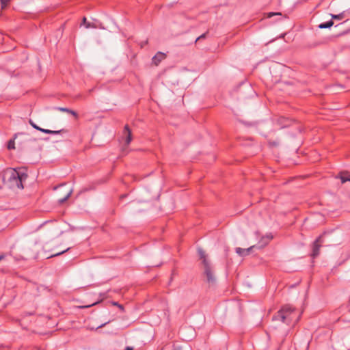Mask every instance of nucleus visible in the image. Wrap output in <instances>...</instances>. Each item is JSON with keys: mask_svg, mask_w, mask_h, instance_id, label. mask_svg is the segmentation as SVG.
Here are the masks:
<instances>
[{"mask_svg": "<svg viewBox=\"0 0 350 350\" xmlns=\"http://www.w3.org/2000/svg\"><path fill=\"white\" fill-rule=\"evenodd\" d=\"M124 144L122 145L123 150H125L128 147V146L132 141L131 131L130 130V129L129 128V126L127 125H126L124 126Z\"/></svg>", "mask_w": 350, "mask_h": 350, "instance_id": "obj_5", "label": "nucleus"}, {"mask_svg": "<svg viewBox=\"0 0 350 350\" xmlns=\"http://www.w3.org/2000/svg\"><path fill=\"white\" fill-rule=\"evenodd\" d=\"M206 36V33H203L200 36H199L198 37L194 39V44H196V42L198 41V40H200L202 38H204Z\"/></svg>", "mask_w": 350, "mask_h": 350, "instance_id": "obj_19", "label": "nucleus"}, {"mask_svg": "<svg viewBox=\"0 0 350 350\" xmlns=\"http://www.w3.org/2000/svg\"><path fill=\"white\" fill-rule=\"evenodd\" d=\"M118 307H119V308L123 309V307L121 305H118Z\"/></svg>", "mask_w": 350, "mask_h": 350, "instance_id": "obj_22", "label": "nucleus"}, {"mask_svg": "<svg viewBox=\"0 0 350 350\" xmlns=\"http://www.w3.org/2000/svg\"><path fill=\"white\" fill-rule=\"evenodd\" d=\"M198 254L200 255V259L202 260V265H203V269H204V273L206 276V282L210 284L213 285L215 283L216 278L213 273L210 262H208L206 254L204 251H203L202 249H198Z\"/></svg>", "mask_w": 350, "mask_h": 350, "instance_id": "obj_3", "label": "nucleus"}, {"mask_svg": "<svg viewBox=\"0 0 350 350\" xmlns=\"http://www.w3.org/2000/svg\"><path fill=\"white\" fill-rule=\"evenodd\" d=\"M299 317V315H296L293 308L290 306H285L273 317V321L274 326L277 327L280 326V322L286 325H289L293 321L297 322Z\"/></svg>", "mask_w": 350, "mask_h": 350, "instance_id": "obj_2", "label": "nucleus"}, {"mask_svg": "<svg viewBox=\"0 0 350 350\" xmlns=\"http://www.w3.org/2000/svg\"><path fill=\"white\" fill-rule=\"evenodd\" d=\"M274 16H282V13L281 12H268L267 14V18H271Z\"/></svg>", "mask_w": 350, "mask_h": 350, "instance_id": "obj_15", "label": "nucleus"}, {"mask_svg": "<svg viewBox=\"0 0 350 350\" xmlns=\"http://www.w3.org/2000/svg\"><path fill=\"white\" fill-rule=\"evenodd\" d=\"M105 325V323H104V324H103V325H100L98 327H103V326H104Z\"/></svg>", "mask_w": 350, "mask_h": 350, "instance_id": "obj_24", "label": "nucleus"}, {"mask_svg": "<svg viewBox=\"0 0 350 350\" xmlns=\"http://www.w3.org/2000/svg\"><path fill=\"white\" fill-rule=\"evenodd\" d=\"M60 111H66V112H68V113H70L71 114L74 115V116H77V113L76 112L73 111H71L68 109H66V108H60L59 109Z\"/></svg>", "mask_w": 350, "mask_h": 350, "instance_id": "obj_16", "label": "nucleus"}, {"mask_svg": "<svg viewBox=\"0 0 350 350\" xmlns=\"http://www.w3.org/2000/svg\"><path fill=\"white\" fill-rule=\"evenodd\" d=\"M334 25V22L332 20H329L328 21L321 23L318 25V27L319 29H326V28H330Z\"/></svg>", "mask_w": 350, "mask_h": 350, "instance_id": "obj_12", "label": "nucleus"}, {"mask_svg": "<svg viewBox=\"0 0 350 350\" xmlns=\"http://www.w3.org/2000/svg\"><path fill=\"white\" fill-rule=\"evenodd\" d=\"M267 239H268L269 240H271V239H272V237H267Z\"/></svg>", "mask_w": 350, "mask_h": 350, "instance_id": "obj_23", "label": "nucleus"}, {"mask_svg": "<svg viewBox=\"0 0 350 350\" xmlns=\"http://www.w3.org/2000/svg\"><path fill=\"white\" fill-rule=\"evenodd\" d=\"M3 256H0V260L3 258Z\"/></svg>", "mask_w": 350, "mask_h": 350, "instance_id": "obj_25", "label": "nucleus"}, {"mask_svg": "<svg viewBox=\"0 0 350 350\" xmlns=\"http://www.w3.org/2000/svg\"><path fill=\"white\" fill-rule=\"evenodd\" d=\"M29 122L34 129H36V130L40 131H41L42 133H47V134H57V133H61L62 131V130H60V131H52V130H49V129H42V128L38 126L37 124H36L33 122V121L32 120H31V119L29 120Z\"/></svg>", "mask_w": 350, "mask_h": 350, "instance_id": "obj_6", "label": "nucleus"}, {"mask_svg": "<svg viewBox=\"0 0 350 350\" xmlns=\"http://www.w3.org/2000/svg\"><path fill=\"white\" fill-rule=\"evenodd\" d=\"M340 179L342 183L350 181V174H348L347 173H342L340 174Z\"/></svg>", "mask_w": 350, "mask_h": 350, "instance_id": "obj_13", "label": "nucleus"}, {"mask_svg": "<svg viewBox=\"0 0 350 350\" xmlns=\"http://www.w3.org/2000/svg\"><path fill=\"white\" fill-rule=\"evenodd\" d=\"M114 305L115 306H118V304L117 303H114Z\"/></svg>", "mask_w": 350, "mask_h": 350, "instance_id": "obj_27", "label": "nucleus"}, {"mask_svg": "<svg viewBox=\"0 0 350 350\" xmlns=\"http://www.w3.org/2000/svg\"><path fill=\"white\" fill-rule=\"evenodd\" d=\"M10 0H0L2 9H4Z\"/></svg>", "mask_w": 350, "mask_h": 350, "instance_id": "obj_18", "label": "nucleus"}, {"mask_svg": "<svg viewBox=\"0 0 350 350\" xmlns=\"http://www.w3.org/2000/svg\"><path fill=\"white\" fill-rule=\"evenodd\" d=\"M165 58V54L161 52H159L154 56L152 61L155 65H158V64Z\"/></svg>", "mask_w": 350, "mask_h": 350, "instance_id": "obj_9", "label": "nucleus"}, {"mask_svg": "<svg viewBox=\"0 0 350 350\" xmlns=\"http://www.w3.org/2000/svg\"><path fill=\"white\" fill-rule=\"evenodd\" d=\"M254 247V245L250 247L247 249H242L241 247L236 248V252L241 256H245L250 254L252 248Z\"/></svg>", "mask_w": 350, "mask_h": 350, "instance_id": "obj_7", "label": "nucleus"}, {"mask_svg": "<svg viewBox=\"0 0 350 350\" xmlns=\"http://www.w3.org/2000/svg\"><path fill=\"white\" fill-rule=\"evenodd\" d=\"M56 191L57 197L59 201L62 203L70 197L72 192V189L70 186L64 184L57 187Z\"/></svg>", "mask_w": 350, "mask_h": 350, "instance_id": "obj_4", "label": "nucleus"}, {"mask_svg": "<svg viewBox=\"0 0 350 350\" xmlns=\"http://www.w3.org/2000/svg\"><path fill=\"white\" fill-rule=\"evenodd\" d=\"M90 21H91L94 29L98 28V29H105V27L103 26V23L99 20H98L96 18H91Z\"/></svg>", "mask_w": 350, "mask_h": 350, "instance_id": "obj_11", "label": "nucleus"}, {"mask_svg": "<svg viewBox=\"0 0 350 350\" xmlns=\"http://www.w3.org/2000/svg\"><path fill=\"white\" fill-rule=\"evenodd\" d=\"M0 38H2V39H3V42H6V41L5 40V38H3V36H2V34H1V33H0Z\"/></svg>", "mask_w": 350, "mask_h": 350, "instance_id": "obj_21", "label": "nucleus"}, {"mask_svg": "<svg viewBox=\"0 0 350 350\" xmlns=\"http://www.w3.org/2000/svg\"><path fill=\"white\" fill-rule=\"evenodd\" d=\"M273 42V40H271L269 42H268L267 44H269L270 42Z\"/></svg>", "mask_w": 350, "mask_h": 350, "instance_id": "obj_26", "label": "nucleus"}, {"mask_svg": "<svg viewBox=\"0 0 350 350\" xmlns=\"http://www.w3.org/2000/svg\"><path fill=\"white\" fill-rule=\"evenodd\" d=\"M68 250H69V248H67V249H66L65 250H63L62 252H59V253H57V254H55L54 256H57V255H59V254H63V253H64L65 252L68 251Z\"/></svg>", "mask_w": 350, "mask_h": 350, "instance_id": "obj_20", "label": "nucleus"}, {"mask_svg": "<svg viewBox=\"0 0 350 350\" xmlns=\"http://www.w3.org/2000/svg\"><path fill=\"white\" fill-rule=\"evenodd\" d=\"M320 238L318 239L314 243L312 256L316 257L319 254V248L321 247Z\"/></svg>", "mask_w": 350, "mask_h": 350, "instance_id": "obj_10", "label": "nucleus"}, {"mask_svg": "<svg viewBox=\"0 0 350 350\" xmlns=\"http://www.w3.org/2000/svg\"><path fill=\"white\" fill-rule=\"evenodd\" d=\"M14 140H10L8 144V149H14Z\"/></svg>", "mask_w": 350, "mask_h": 350, "instance_id": "obj_17", "label": "nucleus"}, {"mask_svg": "<svg viewBox=\"0 0 350 350\" xmlns=\"http://www.w3.org/2000/svg\"><path fill=\"white\" fill-rule=\"evenodd\" d=\"M27 178V174L25 172L24 170L21 168L18 170L13 168H8L5 170L3 174V183L12 189H23V183L26 180Z\"/></svg>", "mask_w": 350, "mask_h": 350, "instance_id": "obj_1", "label": "nucleus"}, {"mask_svg": "<svg viewBox=\"0 0 350 350\" xmlns=\"http://www.w3.org/2000/svg\"><path fill=\"white\" fill-rule=\"evenodd\" d=\"M332 19L342 20L345 17V13L341 12L338 14H331Z\"/></svg>", "mask_w": 350, "mask_h": 350, "instance_id": "obj_14", "label": "nucleus"}, {"mask_svg": "<svg viewBox=\"0 0 350 350\" xmlns=\"http://www.w3.org/2000/svg\"><path fill=\"white\" fill-rule=\"evenodd\" d=\"M80 27H83L85 29H94L91 21H88L85 16L82 18Z\"/></svg>", "mask_w": 350, "mask_h": 350, "instance_id": "obj_8", "label": "nucleus"}]
</instances>
